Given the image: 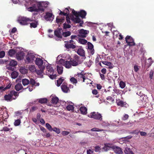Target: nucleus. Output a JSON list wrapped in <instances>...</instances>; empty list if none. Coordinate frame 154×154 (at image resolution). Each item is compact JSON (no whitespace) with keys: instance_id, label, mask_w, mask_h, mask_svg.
Instances as JSON below:
<instances>
[{"instance_id":"1","label":"nucleus","mask_w":154,"mask_h":154,"mask_svg":"<svg viewBox=\"0 0 154 154\" xmlns=\"http://www.w3.org/2000/svg\"><path fill=\"white\" fill-rule=\"evenodd\" d=\"M19 93L14 91H11L10 93L8 94L5 95L4 96V99L8 101H11L12 99L15 100L19 96Z\"/></svg>"},{"instance_id":"2","label":"nucleus","mask_w":154,"mask_h":154,"mask_svg":"<svg viewBox=\"0 0 154 154\" xmlns=\"http://www.w3.org/2000/svg\"><path fill=\"white\" fill-rule=\"evenodd\" d=\"M70 60L72 65L73 66H77L83 62V58L76 55H75L73 58H71Z\"/></svg>"},{"instance_id":"3","label":"nucleus","mask_w":154,"mask_h":154,"mask_svg":"<svg viewBox=\"0 0 154 154\" xmlns=\"http://www.w3.org/2000/svg\"><path fill=\"white\" fill-rule=\"evenodd\" d=\"M46 68V72L49 77L51 79H56L57 76L55 74H54V70L51 67V66L50 65L48 66Z\"/></svg>"},{"instance_id":"4","label":"nucleus","mask_w":154,"mask_h":154,"mask_svg":"<svg viewBox=\"0 0 154 154\" xmlns=\"http://www.w3.org/2000/svg\"><path fill=\"white\" fill-rule=\"evenodd\" d=\"M88 116L91 118L101 121L102 120V116L98 112H91L88 115Z\"/></svg>"},{"instance_id":"5","label":"nucleus","mask_w":154,"mask_h":154,"mask_svg":"<svg viewBox=\"0 0 154 154\" xmlns=\"http://www.w3.org/2000/svg\"><path fill=\"white\" fill-rule=\"evenodd\" d=\"M18 23L22 25H26L28 24V22L33 21L32 20H31L26 17H22L21 19L17 20Z\"/></svg>"},{"instance_id":"6","label":"nucleus","mask_w":154,"mask_h":154,"mask_svg":"<svg viewBox=\"0 0 154 154\" xmlns=\"http://www.w3.org/2000/svg\"><path fill=\"white\" fill-rule=\"evenodd\" d=\"M75 43L74 41L72 40H70L69 41L66 42L65 44V47L68 49L69 48L74 49L76 48V46L75 45Z\"/></svg>"},{"instance_id":"7","label":"nucleus","mask_w":154,"mask_h":154,"mask_svg":"<svg viewBox=\"0 0 154 154\" xmlns=\"http://www.w3.org/2000/svg\"><path fill=\"white\" fill-rule=\"evenodd\" d=\"M75 76L78 80V81H82V82H84L85 80L86 79L85 74H83L82 72L78 73L77 74H76Z\"/></svg>"},{"instance_id":"8","label":"nucleus","mask_w":154,"mask_h":154,"mask_svg":"<svg viewBox=\"0 0 154 154\" xmlns=\"http://www.w3.org/2000/svg\"><path fill=\"white\" fill-rule=\"evenodd\" d=\"M125 38L126 42L128 45L133 46L135 45V43L134 42L133 38L130 36L127 35Z\"/></svg>"},{"instance_id":"9","label":"nucleus","mask_w":154,"mask_h":154,"mask_svg":"<svg viewBox=\"0 0 154 154\" xmlns=\"http://www.w3.org/2000/svg\"><path fill=\"white\" fill-rule=\"evenodd\" d=\"M60 64H61V65L64 64L65 63V67L66 68H69L71 67L72 65L71 63L70 62V60L69 61H66L63 59H61L59 61Z\"/></svg>"},{"instance_id":"10","label":"nucleus","mask_w":154,"mask_h":154,"mask_svg":"<svg viewBox=\"0 0 154 154\" xmlns=\"http://www.w3.org/2000/svg\"><path fill=\"white\" fill-rule=\"evenodd\" d=\"M54 16L52 13L47 12L45 13L44 18L45 20L48 21H52L54 19Z\"/></svg>"},{"instance_id":"11","label":"nucleus","mask_w":154,"mask_h":154,"mask_svg":"<svg viewBox=\"0 0 154 154\" xmlns=\"http://www.w3.org/2000/svg\"><path fill=\"white\" fill-rule=\"evenodd\" d=\"M89 33V31L82 29H80L79 32V36L81 38H85L86 37L87 35Z\"/></svg>"},{"instance_id":"12","label":"nucleus","mask_w":154,"mask_h":154,"mask_svg":"<svg viewBox=\"0 0 154 154\" xmlns=\"http://www.w3.org/2000/svg\"><path fill=\"white\" fill-rule=\"evenodd\" d=\"M62 29L61 28H57L54 32V35L57 37L60 38H62Z\"/></svg>"},{"instance_id":"13","label":"nucleus","mask_w":154,"mask_h":154,"mask_svg":"<svg viewBox=\"0 0 154 154\" xmlns=\"http://www.w3.org/2000/svg\"><path fill=\"white\" fill-rule=\"evenodd\" d=\"M61 88L62 91L65 93H67L69 91H70L69 87L67 86V84L65 82H64L61 86Z\"/></svg>"},{"instance_id":"14","label":"nucleus","mask_w":154,"mask_h":154,"mask_svg":"<svg viewBox=\"0 0 154 154\" xmlns=\"http://www.w3.org/2000/svg\"><path fill=\"white\" fill-rule=\"evenodd\" d=\"M35 58V57L32 54H28L26 56V59L27 61L29 63L32 62Z\"/></svg>"},{"instance_id":"15","label":"nucleus","mask_w":154,"mask_h":154,"mask_svg":"<svg viewBox=\"0 0 154 154\" xmlns=\"http://www.w3.org/2000/svg\"><path fill=\"white\" fill-rule=\"evenodd\" d=\"M25 53L22 51H18L16 54V57L17 59L18 60H21L23 58Z\"/></svg>"},{"instance_id":"16","label":"nucleus","mask_w":154,"mask_h":154,"mask_svg":"<svg viewBox=\"0 0 154 154\" xmlns=\"http://www.w3.org/2000/svg\"><path fill=\"white\" fill-rule=\"evenodd\" d=\"M113 147V149L116 154H122L123 152L119 146H114Z\"/></svg>"},{"instance_id":"17","label":"nucleus","mask_w":154,"mask_h":154,"mask_svg":"<svg viewBox=\"0 0 154 154\" xmlns=\"http://www.w3.org/2000/svg\"><path fill=\"white\" fill-rule=\"evenodd\" d=\"M8 115L7 113V112H5L4 113L3 115L1 117L2 118L0 119V122L1 123H2L3 124L4 123V122L3 121L4 120V122H6L7 119L8 117Z\"/></svg>"},{"instance_id":"18","label":"nucleus","mask_w":154,"mask_h":154,"mask_svg":"<svg viewBox=\"0 0 154 154\" xmlns=\"http://www.w3.org/2000/svg\"><path fill=\"white\" fill-rule=\"evenodd\" d=\"M37 12H41V13L44 12L45 11L44 8H43L41 2H38L37 4Z\"/></svg>"},{"instance_id":"19","label":"nucleus","mask_w":154,"mask_h":154,"mask_svg":"<svg viewBox=\"0 0 154 154\" xmlns=\"http://www.w3.org/2000/svg\"><path fill=\"white\" fill-rule=\"evenodd\" d=\"M88 45V48L90 50V51L91 54H93L94 53V46L93 44L89 42L87 43Z\"/></svg>"},{"instance_id":"20","label":"nucleus","mask_w":154,"mask_h":154,"mask_svg":"<svg viewBox=\"0 0 154 154\" xmlns=\"http://www.w3.org/2000/svg\"><path fill=\"white\" fill-rule=\"evenodd\" d=\"M30 84L32 87L33 86H38L39 85V83L37 82L34 79L32 78L30 79Z\"/></svg>"},{"instance_id":"21","label":"nucleus","mask_w":154,"mask_h":154,"mask_svg":"<svg viewBox=\"0 0 154 154\" xmlns=\"http://www.w3.org/2000/svg\"><path fill=\"white\" fill-rule=\"evenodd\" d=\"M35 63L38 66H41L43 65V62L42 59L39 58H37L35 60Z\"/></svg>"},{"instance_id":"22","label":"nucleus","mask_w":154,"mask_h":154,"mask_svg":"<svg viewBox=\"0 0 154 154\" xmlns=\"http://www.w3.org/2000/svg\"><path fill=\"white\" fill-rule=\"evenodd\" d=\"M77 53L80 56L82 57L85 56V51L82 48H80L78 49Z\"/></svg>"},{"instance_id":"23","label":"nucleus","mask_w":154,"mask_h":154,"mask_svg":"<svg viewBox=\"0 0 154 154\" xmlns=\"http://www.w3.org/2000/svg\"><path fill=\"white\" fill-rule=\"evenodd\" d=\"M86 14L87 13L84 10H81L80 11H79V16L82 18H85Z\"/></svg>"},{"instance_id":"24","label":"nucleus","mask_w":154,"mask_h":154,"mask_svg":"<svg viewBox=\"0 0 154 154\" xmlns=\"http://www.w3.org/2000/svg\"><path fill=\"white\" fill-rule=\"evenodd\" d=\"M62 65L61 64H60L59 66H57V72L59 74H61L63 73V68Z\"/></svg>"},{"instance_id":"25","label":"nucleus","mask_w":154,"mask_h":154,"mask_svg":"<svg viewBox=\"0 0 154 154\" xmlns=\"http://www.w3.org/2000/svg\"><path fill=\"white\" fill-rule=\"evenodd\" d=\"M60 17H57L56 19V22L57 23H62L64 21L65 17H62L61 18H60Z\"/></svg>"},{"instance_id":"26","label":"nucleus","mask_w":154,"mask_h":154,"mask_svg":"<svg viewBox=\"0 0 154 154\" xmlns=\"http://www.w3.org/2000/svg\"><path fill=\"white\" fill-rule=\"evenodd\" d=\"M33 22L30 23V27L31 28H35L37 27V25L38 24V22L37 21L34 20L32 21Z\"/></svg>"},{"instance_id":"27","label":"nucleus","mask_w":154,"mask_h":154,"mask_svg":"<svg viewBox=\"0 0 154 154\" xmlns=\"http://www.w3.org/2000/svg\"><path fill=\"white\" fill-rule=\"evenodd\" d=\"M23 88V87L21 84L17 83L15 86V89L17 91H19Z\"/></svg>"},{"instance_id":"28","label":"nucleus","mask_w":154,"mask_h":154,"mask_svg":"<svg viewBox=\"0 0 154 154\" xmlns=\"http://www.w3.org/2000/svg\"><path fill=\"white\" fill-rule=\"evenodd\" d=\"M59 99L57 97H55L52 98L51 99V103L54 105H56L58 102Z\"/></svg>"},{"instance_id":"29","label":"nucleus","mask_w":154,"mask_h":154,"mask_svg":"<svg viewBox=\"0 0 154 154\" xmlns=\"http://www.w3.org/2000/svg\"><path fill=\"white\" fill-rule=\"evenodd\" d=\"M71 20L74 22L76 23H79L81 22V20L78 17H74L73 16H72V17L71 18Z\"/></svg>"},{"instance_id":"30","label":"nucleus","mask_w":154,"mask_h":154,"mask_svg":"<svg viewBox=\"0 0 154 154\" xmlns=\"http://www.w3.org/2000/svg\"><path fill=\"white\" fill-rule=\"evenodd\" d=\"M79 109L82 114H85L87 113V109L85 107L82 106Z\"/></svg>"},{"instance_id":"31","label":"nucleus","mask_w":154,"mask_h":154,"mask_svg":"<svg viewBox=\"0 0 154 154\" xmlns=\"http://www.w3.org/2000/svg\"><path fill=\"white\" fill-rule=\"evenodd\" d=\"M20 119L15 120L14 122V125L15 126H17L19 125L21 123V120L20 118L21 119L22 118V117L21 115L20 116Z\"/></svg>"},{"instance_id":"32","label":"nucleus","mask_w":154,"mask_h":154,"mask_svg":"<svg viewBox=\"0 0 154 154\" xmlns=\"http://www.w3.org/2000/svg\"><path fill=\"white\" fill-rule=\"evenodd\" d=\"M38 102L41 104L46 103H47L48 100L46 98H42L38 99Z\"/></svg>"},{"instance_id":"33","label":"nucleus","mask_w":154,"mask_h":154,"mask_svg":"<svg viewBox=\"0 0 154 154\" xmlns=\"http://www.w3.org/2000/svg\"><path fill=\"white\" fill-rule=\"evenodd\" d=\"M22 82L24 86L27 85L30 83V80L26 79H22Z\"/></svg>"},{"instance_id":"34","label":"nucleus","mask_w":154,"mask_h":154,"mask_svg":"<svg viewBox=\"0 0 154 154\" xmlns=\"http://www.w3.org/2000/svg\"><path fill=\"white\" fill-rule=\"evenodd\" d=\"M125 153L126 154H134L133 152L131 151L130 149L128 148H126L124 151Z\"/></svg>"},{"instance_id":"35","label":"nucleus","mask_w":154,"mask_h":154,"mask_svg":"<svg viewBox=\"0 0 154 154\" xmlns=\"http://www.w3.org/2000/svg\"><path fill=\"white\" fill-rule=\"evenodd\" d=\"M16 53V51L15 50L12 49L8 51V55L11 57L13 56V55L15 54Z\"/></svg>"},{"instance_id":"36","label":"nucleus","mask_w":154,"mask_h":154,"mask_svg":"<svg viewBox=\"0 0 154 154\" xmlns=\"http://www.w3.org/2000/svg\"><path fill=\"white\" fill-rule=\"evenodd\" d=\"M64 79H63V78H60L57 81V86L59 87L60 86L62 83L63 82L64 80Z\"/></svg>"},{"instance_id":"37","label":"nucleus","mask_w":154,"mask_h":154,"mask_svg":"<svg viewBox=\"0 0 154 154\" xmlns=\"http://www.w3.org/2000/svg\"><path fill=\"white\" fill-rule=\"evenodd\" d=\"M12 130V128H9L8 127L5 126L4 127L2 128V131H4L7 132L9 131L10 132Z\"/></svg>"},{"instance_id":"38","label":"nucleus","mask_w":154,"mask_h":154,"mask_svg":"<svg viewBox=\"0 0 154 154\" xmlns=\"http://www.w3.org/2000/svg\"><path fill=\"white\" fill-rule=\"evenodd\" d=\"M29 69L32 72H35L36 70L35 66L34 65L29 66Z\"/></svg>"},{"instance_id":"39","label":"nucleus","mask_w":154,"mask_h":154,"mask_svg":"<svg viewBox=\"0 0 154 154\" xmlns=\"http://www.w3.org/2000/svg\"><path fill=\"white\" fill-rule=\"evenodd\" d=\"M113 91L116 93L117 95H119L122 94V91L121 90H120L118 89H115L113 90Z\"/></svg>"},{"instance_id":"40","label":"nucleus","mask_w":154,"mask_h":154,"mask_svg":"<svg viewBox=\"0 0 154 154\" xmlns=\"http://www.w3.org/2000/svg\"><path fill=\"white\" fill-rule=\"evenodd\" d=\"M11 76L12 78L15 79L18 76V73L16 71L13 72L11 73Z\"/></svg>"},{"instance_id":"41","label":"nucleus","mask_w":154,"mask_h":154,"mask_svg":"<svg viewBox=\"0 0 154 154\" xmlns=\"http://www.w3.org/2000/svg\"><path fill=\"white\" fill-rule=\"evenodd\" d=\"M17 64V63L16 61L14 60H12L9 63V65L11 66H15Z\"/></svg>"},{"instance_id":"42","label":"nucleus","mask_w":154,"mask_h":154,"mask_svg":"<svg viewBox=\"0 0 154 154\" xmlns=\"http://www.w3.org/2000/svg\"><path fill=\"white\" fill-rule=\"evenodd\" d=\"M71 32L69 31H68L67 32H63L62 33V35H63L64 37H66L68 36H70L71 35Z\"/></svg>"},{"instance_id":"43","label":"nucleus","mask_w":154,"mask_h":154,"mask_svg":"<svg viewBox=\"0 0 154 154\" xmlns=\"http://www.w3.org/2000/svg\"><path fill=\"white\" fill-rule=\"evenodd\" d=\"M79 42L81 44H85L87 43V41L85 39L80 38L79 39Z\"/></svg>"},{"instance_id":"44","label":"nucleus","mask_w":154,"mask_h":154,"mask_svg":"<svg viewBox=\"0 0 154 154\" xmlns=\"http://www.w3.org/2000/svg\"><path fill=\"white\" fill-rule=\"evenodd\" d=\"M67 110L69 111H73L74 109V107L72 105H69L66 107Z\"/></svg>"},{"instance_id":"45","label":"nucleus","mask_w":154,"mask_h":154,"mask_svg":"<svg viewBox=\"0 0 154 154\" xmlns=\"http://www.w3.org/2000/svg\"><path fill=\"white\" fill-rule=\"evenodd\" d=\"M46 127L48 130L50 131H52L53 128L48 123H46Z\"/></svg>"},{"instance_id":"46","label":"nucleus","mask_w":154,"mask_h":154,"mask_svg":"<svg viewBox=\"0 0 154 154\" xmlns=\"http://www.w3.org/2000/svg\"><path fill=\"white\" fill-rule=\"evenodd\" d=\"M52 131L55 132L56 133L59 134L60 132V129L54 127L53 128Z\"/></svg>"},{"instance_id":"47","label":"nucleus","mask_w":154,"mask_h":154,"mask_svg":"<svg viewBox=\"0 0 154 154\" xmlns=\"http://www.w3.org/2000/svg\"><path fill=\"white\" fill-rule=\"evenodd\" d=\"M41 3L43 8H44V9L47 7L49 4L48 2H41Z\"/></svg>"},{"instance_id":"48","label":"nucleus","mask_w":154,"mask_h":154,"mask_svg":"<svg viewBox=\"0 0 154 154\" xmlns=\"http://www.w3.org/2000/svg\"><path fill=\"white\" fill-rule=\"evenodd\" d=\"M77 79L76 78H75L73 77H72L70 79V81L74 84H76L77 83Z\"/></svg>"},{"instance_id":"49","label":"nucleus","mask_w":154,"mask_h":154,"mask_svg":"<svg viewBox=\"0 0 154 154\" xmlns=\"http://www.w3.org/2000/svg\"><path fill=\"white\" fill-rule=\"evenodd\" d=\"M28 10L29 11L33 12L35 11L37 12V9H35V8L32 7H30L28 8Z\"/></svg>"},{"instance_id":"50","label":"nucleus","mask_w":154,"mask_h":154,"mask_svg":"<svg viewBox=\"0 0 154 154\" xmlns=\"http://www.w3.org/2000/svg\"><path fill=\"white\" fill-rule=\"evenodd\" d=\"M119 86L122 88H123L125 86V83L124 82L121 81L119 83Z\"/></svg>"},{"instance_id":"51","label":"nucleus","mask_w":154,"mask_h":154,"mask_svg":"<svg viewBox=\"0 0 154 154\" xmlns=\"http://www.w3.org/2000/svg\"><path fill=\"white\" fill-rule=\"evenodd\" d=\"M72 13L76 17H78L79 16V11L77 12L73 9L72 11Z\"/></svg>"},{"instance_id":"52","label":"nucleus","mask_w":154,"mask_h":154,"mask_svg":"<svg viewBox=\"0 0 154 154\" xmlns=\"http://www.w3.org/2000/svg\"><path fill=\"white\" fill-rule=\"evenodd\" d=\"M38 109V107L36 106H33L30 109V112H33L36 110Z\"/></svg>"},{"instance_id":"53","label":"nucleus","mask_w":154,"mask_h":154,"mask_svg":"<svg viewBox=\"0 0 154 154\" xmlns=\"http://www.w3.org/2000/svg\"><path fill=\"white\" fill-rule=\"evenodd\" d=\"M104 64L109 66V68H112V67L111 66L112 65V63L110 62H108L107 61H105L104 62Z\"/></svg>"},{"instance_id":"54","label":"nucleus","mask_w":154,"mask_h":154,"mask_svg":"<svg viewBox=\"0 0 154 154\" xmlns=\"http://www.w3.org/2000/svg\"><path fill=\"white\" fill-rule=\"evenodd\" d=\"M42 136L43 137H46L48 138L50 137L51 136V135L49 133H48V132L47 133V132H46V133H45L44 134H43Z\"/></svg>"},{"instance_id":"55","label":"nucleus","mask_w":154,"mask_h":154,"mask_svg":"<svg viewBox=\"0 0 154 154\" xmlns=\"http://www.w3.org/2000/svg\"><path fill=\"white\" fill-rule=\"evenodd\" d=\"M69 132L66 131H64L62 132L61 134L63 136H65L69 134Z\"/></svg>"},{"instance_id":"56","label":"nucleus","mask_w":154,"mask_h":154,"mask_svg":"<svg viewBox=\"0 0 154 154\" xmlns=\"http://www.w3.org/2000/svg\"><path fill=\"white\" fill-rule=\"evenodd\" d=\"M63 29H66L67 28H69L71 27V26L68 24H67L66 23H64L63 24Z\"/></svg>"},{"instance_id":"57","label":"nucleus","mask_w":154,"mask_h":154,"mask_svg":"<svg viewBox=\"0 0 154 154\" xmlns=\"http://www.w3.org/2000/svg\"><path fill=\"white\" fill-rule=\"evenodd\" d=\"M64 12L65 13L64 14H65V16H69V11L67 8H65L64 10Z\"/></svg>"},{"instance_id":"58","label":"nucleus","mask_w":154,"mask_h":154,"mask_svg":"<svg viewBox=\"0 0 154 154\" xmlns=\"http://www.w3.org/2000/svg\"><path fill=\"white\" fill-rule=\"evenodd\" d=\"M91 131H103V130L102 129H100L98 128H92L91 129Z\"/></svg>"},{"instance_id":"59","label":"nucleus","mask_w":154,"mask_h":154,"mask_svg":"<svg viewBox=\"0 0 154 154\" xmlns=\"http://www.w3.org/2000/svg\"><path fill=\"white\" fill-rule=\"evenodd\" d=\"M5 55V52L4 51H0V58H2L4 57Z\"/></svg>"},{"instance_id":"60","label":"nucleus","mask_w":154,"mask_h":154,"mask_svg":"<svg viewBox=\"0 0 154 154\" xmlns=\"http://www.w3.org/2000/svg\"><path fill=\"white\" fill-rule=\"evenodd\" d=\"M95 151L96 152H100V151L101 150V148L99 146H95Z\"/></svg>"},{"instance_id":"61","label":"nucleus","mask_w":154,"mask_h":154,"mask_svg":"<svg viewBox=\"0 0 154 154\" xmlns=\"http://www.w3.org/2000/svg\"><path fill=\"white\" fill-rule=\"evenodd\" d=\"M102 149L105 151H107L110 149L108 147V146H107L105 144H104V146Z\"/></svg>"},{"instance_id":"62","label":"nucleus","mask_w":154,"mask_h":154,"mask_svg":"<svg viewBox=\"0 0 154 154\" xmlns=\"http://www.w3.org/2000/svg\"><path fill=\"white\" fill-rule=\"evenodd\" d=\"M117 104L119 106H123V102L122 101L119 100L117 102Z\"/></svg>"},{"instance_id":"63","label":"nucleus","mask_w":154,"mask_h":154,"mask_svg":"<svg viewBox=\"0 0 154 154\" xmlns=\"http://www.w3.org/2000/svg\"><path fill=\"white\" fill-rule=\"evenodd\" d=\"M128 114H125L123 117L122 118V120L125 121L128 118Z\"/></svg>"},{"instance_id":"64","label":"nucleus","mask_w":154,"mask_h":154,"mask_svg":"<svg viewBox=\"0 0 154 154\" xmlns=\"http://www.w3.org/2000/svg\"><path fill=\"white\" fill-rule=\"evenodd\" d=\"M11 85L9 84L5 87L3 89V91H5L7 89L10 88L11 86Z\"/></svg>"}]
</instances>
